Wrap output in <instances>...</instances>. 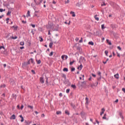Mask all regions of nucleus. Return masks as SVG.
Instances as JSON below:
<instances>
[{"label": "nucleus", "instance_id": "f257e3e1", "mask_svg": "<svg viewBox=\"0 0 125 125\" xmlns=\"http://www.w3.org/2000/svg\"><path fill=\"white\" fill-rule=\"evenodd\" d=\"M109 4L111 6L114 8V9H119V5L117 4V3L113 2V1H110L109 2Z\"/></svg>", "mask_w": 125, "mask_h": 125}, {"label": "nucleus", "instance_id": "f03ea898", "mask_svg": "<svg viewBox=\"0 0 125 125\" xmlns=\"http://www.w3.org/2000/svg\"><path fill=\"white\" fill-rule=\"evenodd\" d=\"M30 61H28L27 62H24L22 63V67H27L28 65H30Z\"/></svg>", "mask_w": 125, "mask_h": 125}, {"label": "nucleus", "instance_id": "7ed1b4c3", "mask_svg": "<svg viewBox=\"0 0 125 125\" xmlns=\"http://www.w3.org/2000/svg\"><path fill=\"white\" fill-rule=\"evenodd\" d=\"M97 74L98 75V76H99V77L97 78V81L98 82H100V81H101V78H102V76H101V72L100 71H98L97 72Z\"/></svg>", "mask_w": 125, "mask_h": 125}, {"label": "nucleus", "instance_id": "20e7f679", "mask_svg": "<svg viewBox=\"0 0 125 125\" xmlns=\"http://www.w3.org/2000/svg\"><path fill=\"white\" fill-rule=\"evenodd\" d=\"M64 83L65 84H66L67 86H70V85H71V84L70 83V82H69V80H66V79L65 80V81L64 82Z\"/></svg>", "mask_w": 125, "mask_h": 125}, {"label": "nucleus", "instance_id": "39448f33", "mask_svg": "<svg viewBox=\"0 0 125 125\" xmlns=\"http://www.w3.org/2000/svg\"><path fill=\"white\" fill-rule=\"evenodd\" d=\"M40 81L41 83H44V80H43V77H40Z\"/></svg>", "mask_w": 125, "mask_h": 125}, {"label": "nucleus", "instance_id": "423d86ee", "mask_svg": "<svg viewBox=\"0 0 125 125\" xmlns=\"http://www.w3.org/2000/svg\"><path fill=\"white\" fill-rule=\"evenodd\" d=\"M64 58H65V59H68V56L67 55H63L62 56V60H64Z\"/></svg>", "mask_w": 125, "mask_h": 125}, {"label": "nucleus", "instance_id": "0eeeda50", "mask_svg": "<svg viewBox=\"0 0 125 125\" xmlns=\"http://www.w3.org/2000/svg\"><path fill=\"white\" fill-rule=\"evenodd\" d=\"M16 119V116L13 114L10 117V120H15Z\"/></svg>", "mask_w": 125, "mask_h": 125}, {"label": "nucleus", "instance_id": "6e6552de", "mask_svg": "<svg viewBox=\"0 0 125 125\" xmlns=\"http://www.w3.org/2000/svg\"><path fill=\"white\" fill-rule=\"evenodd\" d=\"M81 117H84V116H85V115H86V113H85V112H83V111H82L81 112Z\"/></svg>", "mask_w": 125, "mask_h": 125}, {"label": "nucleus", "instance_id": "1a4fd4ad", "mask_svg": "<svg viewBox=\"0 0 125 125\" xmlns=\"http://www.w3.org/2000/svg\"><path fill=\"white\" fill-rule=\"evenodd\" d=\"M104 112H105V109L104 108H102V112L100 113V116H102V115L104 114Z\"/></svg>", "mask_w": 125, "mask_h": 125}, {"label": "nucleus", "instance_id": "9d476101", "mask_svg": "<svg viewBox=\"0 0 125 125\" xmlns=\"http://www.w3.org/2000/svg\"><path fill=\"white\" fill-rule=\"evenodd\" d=\"M106 42L108 44H109V45H112V42H111V41H110V40H109L108 39L106 40Z\"/></svg>", "mask_w": 125, "mask_h": 125}, {"label": "nucleus", "instance_id": "9b49d317", "mask_svg": "<svg viewBox=\"0 0 125 125\" xmlns=\"http://www.w3.org/2000/svg\"><path fill=\"white\" fill-rule=\"evenodd\" d=\"M58 28H59V25H57V26H56V28H54L53 31H58Z\"/></svg>", "mask_w": 125, "mask_h": 125}, {"label": "nucleus", "instance_id": "f8f14e48", "mask_svg": "<svg viewBox=\"0 0 125 125\" xmlns=\"http://www.w3.org/2000/svg\"><path fill=\"white\" fill-rule=\"evenodd\" d=\"M82 68H83V64H82L77 67L78 70H80V71L81 70H82Z\"/></svg>", "mask_w": 125, "mask_h": 125}, {"label": "nucleus", "instance_id": "ddd939ff", "mask_svg": "<svg viewBox=\"0 0 125 125\" xmlns=\"http://www.w3.org/2000/svg\"><path fill=\"white\" fill-rule=\"evenodd\" d=\"M70 14L72 15V17H76V14H75V12L71 11Z\"/></svg>", "mask_w": 125, "mask_h": 125}, {"label": "nucleus", "instance_id": "4468645a", "mask_svg": "<svg viewBox=\"0 0 125 125\" xmlns=\"http://www.w3.org/2000/svg\"><path fill=\"white\" fill-rule=\"evenodd\" d=\"M28 61H29V62H31V63L32 64H35V62H34V59H33V58H31Z\"/></svg>", "mask_w": 125, "mask_h": 125}, {"label": "nucleus", "instance_id": "2eb2a0df", "mask_svg": "<svg viewBox=\"0 0 125 125\" xmlns=\"http://www.w3.org/2000/svg\"><path fill=\"white\" fill-rule=\"evenodd\" d=\"M12 28H14V30L15 31H17V29H18V26L16 25V26L15 25L13 26Z\"/></svg>", "mask_w": 125, "mask_h": 125}, {"label": "nucleus", "instance_id": "dca6fc26", "mask_svg": "<svg viewBox=\"0 0 125 125\" xmlns=\"http://www.w3.org/2000/svg\"><path fill=\"white\" fill-rule=\"evenodd\" d=\"M81 83H82V86H85V84H86L85 81L82 82Z\"/></svg>", "mask_w": 125, "mask_h": 125}, {"label": "nucleus", "instance_id": "f3484780", "mask_svg": "<svg viewBox=\"0 0 125 125\" xmlns=\"http://www.w3.org/2000/svg\"><path fill=\"white\" fill-rule=\"evenodd\" d=\"M114 77L115 78V79H117V80H119V73L114 75Z\"/></svg>", "mask_w": 125, "mask_h": 125}, {"label": "nucleus", "instance_id": "a211bd4d", "mask_svg": "<svg viewBox=\"0 0 125 125\" xmlns=\"http://www.w3.org/2000/svg\"><path fill=\"white\" fill-rule=\"evenodd\" d=\"M27 108H29V109H30L31 110H33V109H34V107L32 105H28L27 106Z\"/></svg>", "mask_w": 125, "mask_h": 125}, {"label": "nucleus", "instance_id": "6ab92c4d", "mask_svg": "<svg viewBox=\"0 0 125 125\" xmlns=\"http://www.w3.org/2000/svg\"><path fill=\"white\" fill-rule=\"evenodd\" d=\"M71 106L73 109L76 110V105L75 104H71Z\"/></svg>", "mask_w": 125, "mask_h": 125}, {"label": "nucleus", "instance_id": "aec40b11", "mask_svg": "<svg viewBox=\"0 0 125 125\" xmlns=\"http://www.w3.org/2000/svg\"><path fill=\"white\" fill-rule=\"evenodd\" d=\"M83 60H84V61H85V59H84V57H80V61H79V62L81 61H83Z\"/></svg>", "mask_w": 125, "mask_h": 125}, {"label": "nucleus", "instance_id": "412c9836", "mask_svg": "<svg viewBox=\"0 0 125 125\" xmlns=\"http://www.w3.org/2000/svg\"><path fill=\"white\" fill-rule=\"evenodd\" d=\"M52 45H53V42H50L49 44L50 48H52Z\"/></svg>", "mask_w": 125, "mask_h": 125}, {"label": "nucleus", "instance_id": "4be33fe9", "mask_svg": "<svg viewBox=\"0 0 125 125\" xmlns=\"http://www.w3.org/2000/svg\"><path fill=\"white\" fill-rule=\"evenodd\" d=\"M88 44L90 45H94V43L92 41L88 42Z\"/></svg>", "mask_w": 125, "mask_h": 125}, {"label": "nucleus", "instance_id": "5701e85b", "mask_svg": "<svg viewBox=\"0 0 125 125\" xmlns=\"http://www.w3.org/2000/svg\"><path fill=\"white\" fill-rule=\"evenodd\" d=\"M10 14H11V11H8L7 13L6 14V15L8 16H10Z\"/></svg>", "mask_w": 125, "mask_h": 125}, {"label": "nucleus", "instance_id": "b1692460", "mask_svg": "<svg viewBox=\"0 0 125 125\" xmlns=\"http://www.w3.org/2000/svg\"><path fill=\"white\" fill-rule=\"evenodd\" d=\"M94 18L97 20V21H99V18L97 17V15H95Z\"/></svg>", "mask_w": 125, "mask_h": 125}, {"label": "nucleus", "instance_id": "393cba45", "mask_svg": "<svg viewBox=\"0 0 125 125\" xmlns=\"http://www.w3.org/2000/svg\"><path fill=\"white\" fill-rule=\"evenodd\" d=\"M85 101H86L85 105H87V104H88V98L86 97Z\"/></svg>", "mask_w": 125, "mask_h": 125}, {"label": "nucleus", "instance_id": "a878e982", "mask_svg": "<svg viewBox=\"0 0 125 125\" xmlns=\"http://www.w3.org/2000/svg\"><path fill=\"white\" fill-rule=\"evenodd\" d=\"M63 72H68V68H66V67L63 68Z\"/></svg>", "mask_w": 125, "mask_h": 125}, {"label": "nucleus", "instance_id": "bb28decb", "mask_svg": "<svg viewBox=\"0 0 125 125\" xmlns=\"http://www.w3.org/2000/svg\"><path fill=\"white\" fill-rule=\"evenodd\" d=\"M30 11H28L27 15H26V17H28L29 16H31V15L30 14Z\"/></svg>", "mask_w": 125, "mask_h": 125}, {"label": "nucleus", "instance_id": "cd10ccee", "mask_svg": "<svg viewBox=\"0 0 125 125\" xmlns=\"http://www.w3.org/2000/svg\"><path fill=\"white\" fill-rule=\"evenodd\" d=\"M76 62V61L73 60L72 62H70L69 65L71 66V65H73V63H75Z\"/></svg>", "mask_w": 125, "mask_h": 125}, {"label": "nucleus", "instance_id": "c85d7f7f", "mask_svg": "<svg viewBox=\"0 0 125 125\" xmlns=\"http://www.w3.org/2000/svg\"><path fill=\"white\" fill-rule=\"evenodd\" d=\"M10 3L9 2V1L8 2V3L7 4H6V7H7V8H8L9 9H12V8H8V6H10Z\"/></svg>", "mask_w": 125, "mask_h": 125}, {"label": "nucleus", "instance_id": "c756f323", "mask_svg": "<svg viewBox=\"0 0 125 125\" xmlns=\"http://www.w3.org/2000/svg\"><path fill=\"white\" fill-rule=\"evenodd\" d=\"M65 114H66V115H68L69 116V115H70V112H69V111H68L67 110H65Z\"/></svg>", "mask_w": 125, "mask_h": 125}, {"label": "nucleus", "instance_id": "7c9ffc66", "mask_svg": "<svg viewBox=\"0 0 125 125\" xmlns=\"http://www.w3.org/2000/svg\"><path fill=\"white\" fill-rule=\"evenodd\" d=\"M119 116H120V118L124 119V116H123V114H122V112L119 113Z\"/></svg>", "mask_w": 125, "mask_h": 125}, {"label": "nucleus", "instance_id": "2f4dec72", "mask_svg": "<svg viewBox=\"0 0 125 125\" xmlns=\"http://www.w3.org/2000/svg\"><path fill=\"white\" fill-rule=\"evenodd\" d=\"M10 83H11V84H12V85H13V84H14L15 83V81H14V80H12L11 81Z\"/></svg>", "mask_w": 125, "mask_h": 125}, {"label": "nucleus", "instance_id": "473e14b6", "mask_svg": "<svg viewBox=\"0 0 125 125\" xmlns=\"http://www.w3.org/2000/svg\"><path fill=\"white\" fill-rule=\"evenodd\" d=\"M76 48H77V50H79V51H81V47L80 46H77Z\"/></svg>", "mask_w": 125, "mask_h": 125}, {"label": "nucleus", "instance_id": "72a5a7b5", "mask_svg": "<svg viewBox=\"0 0 125 125\" xmlns=\"http://www.w3.org/2000/svg\"><path fill=\"white\" fill-rule=\"evenodd\" d=\"M18 37L17 36H15V37L13 36H12L11 39H12L13 40H16V39H18Z\"/></svg>", "mask_w": 125, "mask_h": 125}, {"label": "nucleus", "instance_id": "f704fd0d", "mask_svg": "<svg viewBox=\"0 0 125 125\" xmlns=\"http://www.w3.org/2000/svg\"><path fill=\"white\" fill-rule=\"evenodd\" d=\"M39 39H40V42H43V39H42V37L40 36Z\"/></svg>", "mask_w": 125, "mask_h": 125}, {"label": "nucleus", "instance_id": "c9c22d12", "mask_svg": "<svg viewBox=\"0 0 125 125\" xmlns=\"http://www.w3.org/2000/svg\"><path fill=\"white\" fill-rule=\"evenodd\" d=\"M3 11H5V9H3L1 8H0V12H3Z\"/></svg>", "mask_w": 125, "mask_h": 125}, {"label": "nucleus", "instance_id": "e433bc0d", "mask_svg": "<svg viewBox=\"0 0 125 125\" xmlns=\"http://www.w3.org/2000/svg\"><path fill=\"white\" fill-rule=\"evenodd\" d=\"M75 70H76L75 67H72L71 68V72H74V71H75Z\"/></svg>", "mask_w": 125, "mask_h": 125}, {"label": "nucleus", "instance_id": "4c0bfd02", "mask_svg": "<svg viewBox=\"0 0 125 125\" xmlns=\"http://www.w3.org/2000/svg\"><path fill=\"white\" fill-rule=\"evenodd\" d=\"M105 25H104V24H102V30H104V29H105Z\"/></svg>", "mask_w": 125, "mask_h": 125}, {"label": "nucleus", "instance_id": "58836bf2", "mask_svg": "<svg viewBox=\"0 0 125 125\" xmlns=\"http://www.w3.org/2000/svg\"><path fill=\"white\" fill-rule=\"evenodd\" d=\"M56 114H57V115H60V114H61V111H57Z\"/></svg>", "mask_w": 125, "mask_h": 125}, {"label": "nucleus", "instance_id": "ea45409f", "mask_svg": "<svg viewBox=\"0 0 125 125\" xmlns=\"http://www.w3.org/2000/svg\"><path fill=\"white\" fill-rule=\"evenodd\" d=\"M104 53H105L106 56H108V51L105 50V51H104Z\"/></svg>", "mask_w": 125, "mask_h": 125}, {"label": "nucleus", "instance_id": "a19ab883", "mask_svg": "<svg viewBox=\"0 0 125 125\" xmlns=\"http://www.w3.org/2000/svg\"><path fill=\"white\" fill-rule=\"evenodd\" d=\"M46 84H48V78H46Z\"/></svg>", "mask_w": 125, "mask_h": 125}, {"label": "nucleus", "instance_id": "79ce46f5", "mask_svg": "<svg viewBox=\"0 0 125 125\" xmlns=\"http://www.w3.org/2000/svg\"><path fill=\"white\" fill-rule=\"evenodd\" d=\"M62 78H64V80H66V75L62 74Z\"/></svg>", "mask_w": 125, "mask_h": 125}, {"label": "nucleus", "instance_id": "37998d69", "mask_svg": "<svg viewBox=\"0 0 125 125\" xmlns=\"http://www.w3.org/2000/svg\"><path fill=\"white\" fill-rule=\"evenodd\" d=\"M76 6H78L79 7H80L81 6V4H80V3L78 2L76 4Z\"/></svg>", "mask_w": 125, "mask_h": 125}, {"label": "nucleus", "instance_id": "c03bdc74", "mask_svg": "<svg viewBox=\"0 0 125 125\" xmlns=\"http://www.w3.org/2000/svg\"><path fill=\"white\" fill-rule=\"evenodd\" d=\"M71 87H72V88H76V85L72 84Z\"/></svg>", "mask_w": 125, "mask_h": 125}, {"label": "nucleus", "instance_id": "a18cd8bd", "mask_svg": "<svg viewBox=\"0 0 125 125\" xmlns=\"http://www.w3.org/2000/svg\"><path fill=\"white\" fill-rule=\"evenodd\" d=\"M66 93H69L70 92V89H67L66 90Z\"/></svg>", "mask_w": 125, "mask_h": 125}, {"label": "nucleus", "instance_id": "49530a36", "mask_svg": "<svg viewBox=\"0 0 125 125\" xmlns=\"http://www.w3.org/2000/svg\"><path fill=\"white\" fill-rule=\"evenodd\" d=\"M91 76H92V77H93L94 78H95L96 77V75L93 73H91Z\"/></svg>", "mask_w": 125, "mask_h": 125}, {"label": "nucleus", "instance_id": "de8ad7c7", "mask_svg": "<svg viewBox=\"0 0 125 125\" xmlns=\"http://www.w3.org/2000/svg\"><path fill=\"white\" fill-rule=\"evenodd\" d=\"M21 45H24V42H21L20 43Z\"/></svg>", "mask_w": 125, "mask_h": 125}, {"label": "nucleus", "instance_id": "09e8293b", "mask_svg": "<svg viewBox=\"0 0 125 125\" xmlns=\"http://www.w3.org/2000/svg\"><path fill=\"white\" fill-rule=\"evenodd\" d=\"M31 72L33 73L34 75L36 74V72L34 70H32Z\"/></svg>", "mask_w": 125, "mask_h": 125}, {"label": "nucleus", "instance_id": "8fccbe9b", "mask_svg": "<svg viewBox=\"0 0 125 125\" xmlns=\"http://www.w3.org/2000/svg\"><path fill=\"white\" fill-rule=\"evenodd\" d=\"M53 55V52H51L49 54V56H52Z\"/></svg>", "mask_w": 125, "mask_h": 125}, {"label": "nucleus", "instance_id": "3c124183", "mask_svg": "<svg viewBox=\"0 0 125 125\" xmlns=\"http://www.w3.org/2000/svg\"><path fill=\"white\" fill-rule=\"evenodd\" d=\"M70 23H71V21H69V23H67V21L64 22V24H67L68 25H70Z\"/></svg>", "mask_w": 125, "mask_h": 125}, {"label": "nucleus", "instance_id": "603ef678", "mask_svg": "<svg viewBox=\"0 0 125 125\" xmlns=\"http://www.w3.org/2000/svg\"><path fill=\"white\" fill-rule=\"evenodd\" d=\"M8 20H9V18H7L6 19V21H7V24H8Z\"/></svg>", "mask_w": 125, "mask_h": 125}, {"label": "nucleus", "instance_id": "864d4df0", "mask_svg": "<svg viewBox=\"0 0 125 125\" xmlns=\"http://www.w3.org/2000/svg\"><path fill=\"white\" fill-rule=\"evenodd\" d=\"M117 48H118V49H119V50H122V48H121V47H120V46H118V47H117Z\"/></svg>", "mask_w": 125, "mask_h": 125}, {"label": "nucleus", "instance_id": "5fc2aeb1", "mask_svg": "<svg viewBox=\"0 0 125 125\" xmlns=\"http://www.w3.org/2000/svg\"><path fill=\"white\" fill-rule=\"evenodd\" d=\"M23 108H24V105L22 104L21 106V109L23 110Z\"/></svg>", "mask_w": 125, "mask_h": 125}, {"label": "nucleus", "instance_id": "6e6d98bb", "mask_svg": "<svg viewBox=\"0 0 125 125\" xmlns=\"http://www.w3.org/2000/svg\"><path fill=\"white\" fill-rule=\"evenodd\" d=\"M102 6H104L106 5V3H105V2H103V4H102Z\"/></svg>", "mask_w": 125, "mask_h": 125}, {"label": "nucleus", "instance_id": "4d7b16f0", "mask_svg": "<svg viewBox=\"0 0 125 125\" xmlns=\"http://www.w3.org/2000/svg\"><path fill=\"white\" fill-rule=\"evenodd\" d=\"M21 123H23V122H24V117H22L21 120Z\"/></svg>", "mask_w": 125, "mask_h": 125}, {"label": "nucleus", "instance_id": "13d9d810", "mask_svg": "<svg viewBox=\"0 0 125 125\" xmlns=\"http://www.w3.org/2000/svg\"><path fill=\"white\" fill-rule=\"evenodd\" d=\"M34 16H36V17H39V16H38V14H37V13H34Z\"/></svg>", "mask_w": 125, "mask_h": 125}, {"label": "nucleus", "instance_id": "bf43d9fd", "mask_svg": "<svg viewBox=\"0 0 125 125\" xmlns=\"http://www.w3.org/2000/svg\"><path fill=\"white\" fill-rule=\"evenodd\" d=\"M31 26H32V27L33 28H35V27H36V25L33 24H31Z\"/></svg>", "mask_w": 125, "mask_h": 125}, {"label": "nucleus", "instance_id": "052dcab7", "mask_svg": "<svg viewBox=\"0 0 125 125\" xmlns=\"http://www.w3.org/2000/svg\"><path fill=\"white\" fill-rule=\"evenodd\" d=\"M1 48H3V49H5L4 46H0V49H1Z\"/></svg>", "mask_w": 125, "mask_h": 125}, {"label": "nucleus", "instance_id": "680f3d73", "mask_svg": "<svg viewBox=\"0 0 125 125\" xmlns=\"http://www.w3.org/2000/svg\"><path fill=\"white\" fill-rule=\"evenodd\" d=\"M22 23L23 24H26V23H27V21H22Z\"/></svg>", "mask_w": 125, "mask_h": 125}, {"label": "nucleus", "instance_id": "e2e57ef3", "mask_svg": "<svg viewBox=\"0 0 125 125\" xmlns=\"http://www.w3.org/2000/svg\"><path fill=\"white\" fill-rule=\"evenodd\" d=\"M41 61L40 60H39L38 62H37V64H41Z\"/></svg>", "mask_w": 125, "mask_h": 125}, {"label": "nucleus", "instance_id": "0e129e2a", "mask_svg": "<svg viewBox=\"0 0 125 125\" xmlns=\"http://www.w3.org/2000/svg\"><path fill=\"white\" fill-rule=\"evenodd\" d=\"M69 2H70V0H67L66 1H65V3H69Z\"/></svg>", "mask_w": 125, "mask_h": 125}, {"label": "nucleus", "instance_id": "69168bd1", "mask_svg": "<svg viewBox=\"0 0 125 125\" xmlns=\"http://www.w3.org/2000/svg\"><path fill=\"white\" fill-rule=\"evenodd\" d=\"M79 42H83V38H81V40L79 41Z\"/></svg>", "mask_w": 125, "mask_h": 125}, {"label": "nucleus", "instance_id": "338daca9", "mask_svg": "<svg viewBox=\"0 0 125 125\" xmlns=\"http://www.w3.org/2000/svg\"><path fill=\"white\" fill-rule=\"evenodd\" d=\"M103 120H106L107 118H106V116H104V117H103Z\"/></svg>", "mask_w": 125, "mask_h": 125}, {"label": "nucleus", "instance_id": "774afa93", "mask_svg": "<svg viewBox=\"0 0 125 125\" xmlns=\"http://www.w3.org/2000/svg\"><path fill=\"white\" fill-rule=\"evenodd\" d=\"M3 16H4V15H3L0 16V19H1V18H2V17H3Z\"/></svg>", "mask_w": 125, "mask_h": 125}]
</instances>
